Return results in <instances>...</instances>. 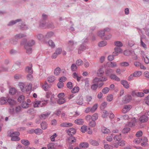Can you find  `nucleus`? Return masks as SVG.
Masks as SVG:
<instances>
[{"instance_id": "obj_11", "label": "nucleus", "mask_w": 149, "mask_h": 149, "mask_svg": "<svg viewBox=\"0 0 149 149\" xmlns=\"http://www.w3.org/2000/svg\"><path fill=\"white\" fill-rule=\"evenodd\" d=\"M132 95L134 96H136L139 97H143L144 96V94L143 92H137L135 91H134L132 93Z\"/></svg>"}, {"instance_id": "obj_7", "label": "nucleus", "mask_w": 149, "mask_h": 149, "mask_svg": "<svg viewBox=\"0 0 149 149\" xmlns=\"http://www.w3.org/2000/svg\"><path fill=\"white\" fill-rule=\"evenodd\" d=\"M26 39H23L21 42V44H23V45H25V44H28V46L30 47L33 45L35 43L34 41L33 40L29 41L27 43H26Z\"/></svg>"}, {"instance_id": "obj_43", "label": "nucleus", "mask_w": 149, "mask_h": 149, "mask_svg": "<svg viewBox=\"0 0 149 149\" xmlns=\"http://www.w3.org/2000/svg\"><path fill=\"white\" fill-rule=\"evenodd\" d=\"M121 134H120L118 135H115L113 138L116 141H119V140L121 139Z\"/></svg>"}, {"instance_id": "obj_18", "label": "nucleus", "mask_w": 149, "mask_h": 149, "mask_svg": "<svg viewBox=\"0 0 149 149\" xmlns=\"http://www.w3.org/2000/svg\"><path fill=\"white\" fill-rule=\"evenodd\" d=\"M108 66L110 68H114L117 66V64L116 62H108L107 63Z\"/></svg>"}, {"instance_id": "obj_34", "label": "nucleus", "mask_w": 149, "mask_h": 149, "mask_svg": "<svg viewBox=\"0 0 149 149\" xmlns=\"http://www.w3.org/2000/svg\"><path fill=\"white\" fill-rule=\"evenodd\" d=\"M7 99L4 97L0 98V103L1 104H3L7 102Z\"/></svg>"}, {"instance_id": "obj_10", "label": "nucleus", "mask_w": 149, "mask_h": 149, "mask_svg": "<svg viewBox=\"0 0 149 149\" xmlns=\"http://www.w3.org/2000/svg\"><path fill=\"white\" fill-rule=\"evenodd\" d=\"M73 124L71 123L64 122L60 124V126L62 127H69L72 126Z\"/></svg>"}, {"instance_id": "obj_37", "label": "nucleus", "mask_w": 149, "mask_h": 149, "mask_svg": "<svg viewBox=\"0 0 149 149\" xmlns=\"http://www.w3.org/2000/svg\"><path fill=\"white\" fill-rule=\"evenodd\" d=\"M19 86L22 92L25 91V88H24V86H25V85L24 83H20L19 84Z\"/></svg>"}, {"instance_id": "obj_9", "label": "nucleus", "mask_w": 149, "mask_h": 149, "mask_svg": "<svg viewBox=\"0 0 149 149\" xmlns=\"http://www.w3.org/2000/svg\"><path fill=\"white\" fill-rule=\"evenodd\" d=\"M51 113V112L49 111L45 113L41 114L40 117L41 119L44 120L45 119L47 118L48 117Z\"/></svg>"}, {"instance_id": "obj_23", "label": "nucleus", "mask_w": 149, "mask_h": 149, "mask_svg": "<svg viewBox=\"0 0 149 149\" xmlns=\"http://www.w3.org/2000/svg\"><path fill=\"white\" fill-rule=\"evenodd\" d=\"M121 83L125 88H129V85L127 81L125 80H122L121 81Z\"/></svg>"}, {"instance_id": "obj_54", "label": "nucleus", "mask_w": 149, "mask_h": 149, "mask_svg": "<svg viewBox=\"0 0 149 149\" xmlns=\"http://www.w3.org/2000/svg\"><path fill=\"white\" fill-rule=\"evenodd\" d=\"M76 63L77 66H81L83 64V61L81 59H78L76 61Z\"/></svg>"}, {"instance_id": "obj_25", "label": "nucleus", "mask_w": 149, "mask_h": 149, "mask_svg": "<svg viewBox=\"0 0 149 149\" xmlns=\"http://www.w3.org/2000/svg\"><path fill=\"white\" fill-rule=\"evenodd\" d=\"M74 123L78 125H82L84 123V120L82 119H78L74 121Z\"/></svg>"}, {"instance_id": "obj_56", "label": "nucleus", "mask_w": 149, "mask_h": 149, "mask_svg": "<svg viewBox=\"0 0 149 149\" xmlns=\"http://www.w3.org/2000/svg\"><path fill=\"white\" fill-rule=\"evenodd\" d=\"M48 44L52 48L54 47L55 45L53 42L52 40H49L48 42Z\"/></svg>"}, {"instance_id": "obj_33", "label": "nucleus", "mask_w": 149, "mask_h": 149, "mask_svg": "<svg viewBox=\"0 0 149 149\" xmlns=\"http://www.w3.org/2000/svg\"><path fill=\"white\" fill-rule=\"evenodd\" d=\"M29 106V104L26 102H22V106L23 108H28Z\"/></svg>"}, {"instance_id": "obj_3", "label": "nucleus", "mask_w": 149, "mask_h": 149, "mask_svg": "<svg viewBox=\"0 0 149 149\" xmlns=\"http://www.w3.org/2000/svg\"><path fill=\"white\" fill-rule=\"evenodd\" d=\"M19 135V133L18 132H15L11 133L10 136L11 137V140L12 141H19L20 140V138L18 136Z\"/></svg>"}, {"instance_id": "obj_58", "label": "nucleus", "mask_w": 149, "mask_h": 149, "mask_svg": "<svg viewBox=\"0 0 149 149\" xmlns=\"http://www.w3.org/2000/svg\"><path fill=\"white\" fill-rule=\"evenodd\" d=\"M54 33L53 32H51L47 33L46 35V37L47 38H50L53 35Z\"/></svg>"}, {"instance_id": "obj_8", "label": "nucleus", "mask_w": 149, "mask_h": 149, "mask_svg": "<svg viewBox=\"0 0 149 149\" xmlns=\"http://www.w3.org/2000/svg\"><path fill=\"white\" fill-rule=\"evenodd\" d=\"M132 108V106L131 105H125L122 110V112L123 113H125L129 111Z\"/></svg>"}, {"instance_id": "obj_46", "label": "nucleus", "mask_w": 149, "mask_h": 149, "mask_svg": "<svg viewBox=\"0 0 149 149\" xmlns=\"http://www.w3.org/2000/svg\"><path fill=\"white\" fill-rule=\"evenodd\" d=\"M94 120H92L89 122V126L91 127H93L96 126V123Z\"/></svg>"}, {"instance_id": "obj_32", "label": "nucleus", "mask_w": 149, "mask_h": 149, "mask_svg": "<svg viewBox=\"0 0 149 149\" xmlns=\"http://www.w3.org/2000/svg\"><path fill=\"white\" fill-rule=\"evenodd\" d=\"M133 74L134 77H137L141 76L142 74V73L141 72L138 71L134 72Z\"/></svg>"}, {"instance_id": "obj_60", "label": "nucleus", "mask_w": 149, "mask_h": 149, "mask_svg": "<svg viewBox=\"0 0 149 149\" xmlns=\"http://www.w3.org/2000/svg\"><path fill=\"white\" fill-rule=\"evenodd\" d=\"M64 84L63 82L59 81L58 83L57 86L59 88H61L63 87Z\"/></svg>"}, {"instance_id": "obj_20", "label": "nucleus", "mask_w": 149, "mask_h": 149, "mask_svg": "<svg viewBox=\"0 0 149 149\" xmlns=\"http://www.w3.org/2000/svg\"><path fill=\"white\" fill-rule=\"evenodd\" d=\"M61 69L59 67H57L54 70V74L56 76L59 75L61 73Z\"/></svg>"}, {"instance_id": "obj_28", "label": "nucleus", "mask_w": 149, "mask_h": 149, "mask_svg": "<svg viewBox=\"0 0 149 149\" xmlns=\"http://www.w3.org/2000/svg\"><path fill=\"white\" fill-rule=\"evenodd\" d=\"M21 142L23 144L26 146H28L30 144L29 141L26 139H23L22 140Z\"/></svg>"}, {"instance_id": "obj_55", "label": "nucleus", "mask_w": 149, "mask_h": 149, "mask_svg": "<svg viewBox=\"0 0 149 149\" xmlns=\"http://www.w3.org/2000/svg\"><path fill=\"white\" fill-rule=\"evenodd\" d=\"M32 86L31 84H29L26 86L25 91H29L31 89Z\"/></svg>"}, {"instance_id": "obj_36", "label": "nucleus", "mask_w": 149, "mask_h": 149, "mask_svg": "<svg viewBox=\"0 0 149 149\" xmlns=\"http://www.w3.org/2000/svg\"><path fill=\"white\" fill-rule=\"evenodd\" d=\"M68 141L69 143H72L76 141V139L73 137H70L68 138Z\"/></svg>"}, {"instance_id": "obj_35", "label": "nucleus", "mask_w": 149, "mask_h": 149, "mask_svg": "<svg viewBox=\"0 0 149 149\" xmlns=\"http://www.w3.org/2000/svg\"><path fill=\"white\" fill-rule=\"evenodd\" d=\"M98 107V104L97 103L95 104L91 108V112H94L97 109Z\"/></svg>"}, {"instance_id": "obj_62", "label": "nucleus", "mask_w": 149, "mask_h": 149, "mask_svg": "<svg viewBox=\"0 0 149 149\" xmlns=\"http://www.w3.org/2000/svg\"><path fill=\"white\" fill-rule=\"evenodd\" d=\"M24 97L23 95H21L18 98V101L21 102L24 100Z\"/></svg>"}, {"instance_id": "obj_45", "label": "nucleus", "mask_w": 149, "mask_h": 149, "mask_svg": "<svg viewBox=\"0 0 149 149\" xmlns=\"http://www.w3.org/2000/svg\"><path fill=\"white\" fill-rule=\"evenodd\" d=\"M104 148L105 149H113V147L109 144H106L104 146Z\"/></svg>"}, {"instance_id": "obj_26", "label": "nucleus", "mask_w": 149, "mask_h": 149, "mask_svg": "<svg viewBox=\"0 0 149 149\" xmlns=\"http://www.w3.org/2000/svg\"><path fill=\"white\" fill-rule=\"evenodd\" d=\"M134 52V51L132 50H126L124 51L123 54H124L126 56H129V55H131L133 54Z\"/></svg>"}, {"instance_id": "obj_12", "label": "nucleus", "mask_w": 149, "mask_h": 149, "mask_svg": "<svg viewBox=\"0 0 149 149\" xmlns=\"http://www.w3.org/2000/svg\"><path fill=\"white\" fill-rule=\"evenodd\" d=\"M76 130L73 128H71L68 130L67 131L68 134L70 135H72L76 133Z\"/></svg>"}, {"instance_id": "obj_48", "label": "nucleus", "mask_w": 149, "mask_h": 149, "mask_svg": "<svg viewBox=\"0 0 149 149\" xmlns=\"http://www.w3.org/2000/svg\"><path fill=\"white\" fill-rule=\"evenodd\" d=\"M79 90V88L78 87H75L72 90V92L73 93H77L78 92Z\"/></svg>"}, {"instance_id": "obj_29", "label": "nucleus", "mask_w": 149, "mask_h": 149, "mask_svg": "<svg viewBox=\"0 0 149 149\" xmlns=\"http://www.w3.org/2000/svg\"><path fill=\"white\" fill-rule=\"evenodd\" d=\"M55 79V77L54 76H49L47 78V80L49 82H53Z\"/></svg>"}, {"instance_id": "obj_19", "label": "nucleus", "mask_w": 149, "mask_h": 149, "mask_svg": "<svg viewBox=\"0 0 149 149\" xmlns=\"http://www.w3.org/2000/svg\"><path fill=\"white\" fill-rule=\"evenodd\" d=\"M89 144L86 142L81 143L79 144V146L83 148H86L88 147Z\"/></svg>"}, {"instance_id": "obj_40", "label": "nucleus", "mask_w": 149, "mask_h": 149, "mask_svg": "<svg viewBox=\"0 0 149 149\" xmlns=\"http://www.w3.org/2000/svg\"><path fill=\"white\" fill-rule=\"evenodd\" d=\"M48 149H55L54 144L53 143H50L47 146Z\"/></svg>"}, {"instance_id": "obj_61", "label": "nucleus", "mask_w": 149, "mask_h": 149, "mask_svg": "<svg viewBox=\"0 0 149 149\" xmlns=\"http://www.w3.org/2000/svg\"><path fill=\"white\" fill-rule=\"evenodd\" d=\"M91 143L92 145L94 146H97L99 145L98 143L95 140H92L91 141Z\"/></svg>"}, {"instance_id": "obj_31", "label": "nucleus", "mask_w": 149, "mask_h": 149, "mask_svg": "<svg viewBox=\"0 0 149 149\" xmlns=\"http://www.w3.org/2000/svg\"><path fill=\"white\" fill-rule=\"evenodd\" d=\"M66 102V100L65 98H59L58 101V103L59 104H62Z\"/></svg>"}, {"instance_id": "obj_63", "label": "nucleus", "mask_w": 149, "mask_h": 149, "mask_svg": "<svg viewBox=\"0 0 149 149\" xmlns=\"http://www.w3.org/2000/svg\"><path fill=\"white\" fill-rule=\"evenodd\" d=\"M71 68L72 70L75 71L77 69V67L75 64H73L71 65Z\"/></svg>"}, {"instance_id": "obj_4", "label": "nucleus", "mask_w": 149, "mask_h": 149, "mask_svg": "<svg viewBox=\"0 0 149 149\" xmlns=\"http://www.w3.org/2000/svg\"><path fill=\"white\" fill-rule=\"evenodd\" d=\"M81 131L83 133H85L87 131V132L89 134H91L92 133V131L90 130L89 128H88L87 126L84 125L81 127Z\"/></svg>"}, {"instance_id": "obj_57", "label": "nucleus", "mask_w": 149, "mask_h": 149, "mask_svg": "<svg viewBox=\"0 0 149 149\" xmlns=\"http://www.w3.org/2000/svg\"><path fill=\"white\" fill-rule=\"evenodd\" d=\"M67 86L68 88L71 89L73 87L72 83L71 82H68L67 83Z\"/></svg>"}, {"instance_id": "obj_44", "label": "nucleus", "mask_w": 149, "mask_h": 149, "mask_svg": "<svg viewBox=\"0 0 149 149\" xmlns=\"http://www.w3.org/2000/svg\"><path fill=\"white\" fill-rule=\"evenodd\" d=\"M108 115V113L107 111L106 110H104L103 111V113L102 115V117L103 118H106L107 117Z\"/></svg>"}, {"instance_id": "obj_15", "label": "nucleus", "mask_w": 149, "mask_h": 149, "mask_svg": "<svg viewBox=\"0 0 149 149\" xmlns=\"http://www.w3.org/2000/svg\"><path fill=\"white\" fill-rule=\"evenodd\" d=\"M83 99L82 96H80L78 98L76 101V103L80 105H82L83 104Z\"/></svg>"}, {"instance_id": "obj_13", "label": "nucleus", "mask_w": 149, "mask_h": 149, "mask_svg": "<svg viewBox=\"0 0 149 149\" xmlns=\"http://www.w3.org/2000/svg\"><path fill=\"white\" fill-rule=\"evenodd\" d=\"M109 77L111 79L117 81H119L120 80V78L114 74H111Z\"/></svg>"}, {"instance_id": "obj_64", "label": "nucleus", "mask_w": 149, "mask_h": 149, "mask_svg": "<svg viewBox=\"0 0 149 149\" xmlns=\"http://www.w3.org/2000/svg\"><path fill=\"white\" fill-rule=\"evenodd\" d=\"M142 134V132L141 131H139L136 133V135L137 137H140L141 136Z\"/></svg>"}, {"instance_id": "obj_21", "label": "nucleus", "mask_w": 149, "mask_h": 149, "mask_svg": "<svg viewBox=\"0 0 149 149\" xmlns=\"http://www.w3.org/2000/svg\"><path fill=\"white\" fill-rule=\"evenodd\" d=\"M24 47L26 49V52L28 54L31 53L32 52V49L30 47L28 46V44H25Z\"/></svg>"}, {"instance_id": "obj_47", "label": "nucleus", "mask_w": 149, "mask_h": 149, "mask_svg": "<svg viewBox=\"0 0 149 149\" xmlns=\"http://www.w3.org/2000/svg\"><path fill=\"white\" fill-rule=\"evenodd\" d=\"M120 65L121 66L126 67L129 65V63L126 62H124L120 63Z\"/></svg>"}, {"instance_id": "obj_38", "label": "nucleus", "mask_w": 149, "mask_h": 149, "mask_svg": "<svg viewBox=\"0 0 149 149\" xmlns=\"http://www.w3.org/2000/svg\"><path fill=\"white\" fill-rule=\"evenodd\" d=\"M41 126L42 129L45 130L47 127V124L45 122H43L41 124Z\"/></svg>"}, {"instance_id": "obj_49", "label": "nucleus", "mask_w": 149, "mask_h": 149, "mask_svg": "<svg viewBox=\"0 0 149 149\" xmlns=\"http://www.w3.org/2000/svg\"><path fill=\"white\" fill-rule=\"evenodd\" d=\"M89 83L88 80L86 81H85V88L86 90H88L89 88Z\"/></svg>"}, {"instance_id": "obj_50", "label": "nucleus", "mask_w": 149, "mask_h": 149, "mask_svg": "<svg viewBox=\"0 0 149 149\" xmlns=\"http://www.w3.org/2000/svg\"><path fill=\"white\" fill-rule=\"evenodd\" d=\"M141 141V139L139 138H137L135 139L133 142L134 143L136 144H139Z\"/></svg>"}, {"instance_id": "obj_41", "label": "nucleus", "mask_w": 149, "mask_h": 149, "mask_svg": "<svg viewBox=\"0 0 149 149\" xmlns=\"http://www.w3.org/2000/svg\"><path fill=\"white\" fill-rule=\"evenodd\" d=\"M98 118V114L97 113H95L91 116V119L92 120H95Z\"/></svg>"}, {"instance_id": "obj_51", "label": "nucleus", "mask_w": 149, "mask_h": 149, "mask_svg": "<svg viewBox=\"0 0 149 149\" xmlns=\"http://www.w3.org/2000/svg\"><path fill=\"white\" fill-rule=\"evenodd\" d=\"M97 84H93L91 86V89L93 91H95L97 88Z\"/></svg>"}, {"instance_id": "obj_59", "label": "nucleus", "mask_w": 149, "mask_h": 149, "mask_svg": "<svg viewBox=\"0 0 149 149\" xmlns=\"http://www.w3.org/2000/svg\"><path fill=\"white\" fill-rule=\"evenodd\" d=\"M113 99V96L111 95H108L107 97V100L108 101L110 102Z\"/></svg>"}, {"instance_id": "obj_6", "label": "nucleus", "mask_w": 149, "mask_h": 149, "mask_svg": "<svg viewBox=\"0 0 149 149\" xmlns=\"http://www.w3.org/2000/svg\"><path fill=\"white\" fill-rule=\"evenodd\" d=\"M109 29L107 28L104 29V31H100L98 32V35L101 38L103 39H104V38L105 36V35H104V33H106L107 31H109Z\"/></svg>"}, {"instance_id": "obj_42", "label": "nucleus", "mask_w": 149, "mask_h": 149, "mask_svg": "<svg viewBox=\"0 0 149 149\" xmlns=\"http://www.w3.org/2000/svg\"><path fill=\"white\" fill-rule=\"evenodd\" d=\"M109 89L108 87H105L104 88L102 91V93L104 94L107 93L109 91Z\"/></svg>"}, {"instance_id": "obj_1", "label": "nucleus", "mask_w": 149, "mask_h": 149, "mask_svg": "<svg viewBox=\"0 0 149 149\" xmlns=\"http://www.w3.org/2000/svg\"><path fill=\"white\" fill-rule=\"evenodd\" d=\"M115 46H116L114 48V51L113 52L114 56H117L118 55L119 53H122L123 50L120 48L123 46L122 43L119 41H116L114 42Z\"/></svg>"}, {"instance_id": "obj_22", "label": "nucleus", "mask_w": 149, "mask_h": 149, "mask_svg": "<svg viewBox=\"0 0 149 149\" xmlns=\"http://www.w3.org/2000/svg\"><path fill=\"white\" fill-rule=\"evenodd\" d=\"M104 74V70L102 68H100L98 70L97 72V74L98 76L101 77Z\"/></svg>"}, {"instance_id": "obj_17", "label": "nucleus", "mask_w": 149, "mask_h": 149, "mask_svg": "<svg viewBox=\"0 0 149 149\" xmlns=\"http://www.w3.org/2000/svg\"><path fill=\"white\" fill-rule=\"evenodd\" d=\"M34 132L36 134L39 135L41 134L43 132L42 130L40 128L36 129L34 130H31V133L33 132Z\"/></svg>"}, {"instance_id": "obj_52", "label": "nucleus", "mask_w": 149, "mask_h": 149, "mask_svg": "<svg viewBox=\"0 0 149 149\" xmlns=\"http://www.w3.org/2000/svg\"><path fill=\"white\" fill-rule=\"evenodd\" d=\"M16 92V90L15 88H12L10 89L9 93L12 95L14 94Z\"/></svg>"}, {"instance_id": "obj_14", "label": "nucleus", "mask_w": 149, "mask_h": 149, "mask_svg": "<svg viewBox=\"0 0 149 149\" xmlns=\"http://www.w3.org/2000/svg\"><path fill=\"white\" fill-rule=\"evenodd\" d=\"M72 77L74 79H76L78 81H79L81 78V76H79V74L75 72L73 73Z\"/></svg>"}, {"instance_id": "obj_24", "label": "nucleus", "mask_w": 149, "mask_h": 149, "mask_svg": "<svg viewBox=\"0 0 149 149\" xmlns=\"http://www.w3.org/2000/svg\"><path fill=\"white\" fill-rule=\"evenodd\" d=\"M32 65H30L29 66L26 67V71L27 72L29 73L32 74L33 70L32 69Z\"/></svg>"}, {"instance_id": "obj_27", "label": "nucleus", "mask_w": 149, "mask_h": 149, "mask_svg": "<svg viewBox=\"0 0 149 149\" xmlns=\"http://www.w3.org/2000/svg\"><path fill=\"white\" fill-rule=\"evenodd\" d=\"M7 102L9 104L12 106L16 104V102L13 100L11 98H8L7 100Z\"/></svg>"}, {"instance_id": "obj_2", "label": "nucleus", "mask_w": 149, "mask_h": 149, "mask_svg": "<svg viewBox=\"0 0 149 149\" xmlns=\"http://www.w3.org/2000/svg\"><path fill=\"white\" fill-rule=\"evenodd\" d=\"M48 101L37 100L33 102V106L35 107H40L44 106L48 103Z\"/></svg>"}, {"instance_id": "obj_30", "label": "nucleus", "mask_w": 149, "mask_h": 149, "mask_svg": "<svg viewBox=\"0 0 149 149\" xmlns=\"http://www.w3.org/2000/svg\"><path fill=\"white\" fill-rule=\"evenodd\" d=\"M102 131L103 133L106 134H107L110 132V131L109 129L105 127H102Z\"/></svg>"}, {"instance_id": "obj_53", "label": "nucleus", "mask_w": 149, "mask_h": 149, "mask_svg": "<svg viewBox=\"0 0 149 149\" xmlns=\"http://www.w3.org/2000/svg\"><path fill=\"white\" fill-rule=\"evenodd\" d=\"M21 21V19H18L15 21H12L9 23L8 24L9 25H13L17 23V22H18Z\"/></svg>"}, {"instance_id": "obj_5", "label": "nucleus", "mask_w": 149, "mask_h": 149, "mask_svg": "<svg viewBox=\"0 0 149 149\" xmlns=\"http://www.w3.org/2000/svg\"><path fill=\"white\" fill-rule=\"evenodd\" d=\"M132 99V96L130 95H125L123 98V102L124 103H127L130 102Z\"/></svg>"}, {"instance_id": "obj_16", "label": "nucleus", "mask_w": 149, "mask_h": 149, "mask_svg": "<svg viewBox=\"0 0 149 149\" xmlns=\"http://www.w3.org/2000/svg\"><path fill=\"white\" fill-rule=\"evenodd\" d=\"M148 120V117L146 116L143 115L141 116L139 118L140 121L142 123L146 122Z\"/></svg>"}, {"instance_id": "obj_39", "label": "nucleus", "mask_w": 149, "mask_h": 149, "mask_svg": "<svg viewBox=\"0 0 149 149\" xmlns=\"http://www.w3.org/2000/svg\"><path fill=\"white\" fill-rule=\"evenodd\" d=\"M107 44L106 41H103L99 42L98 44V45L99 47H102L106 45Z\"/></svg>"}]
</instances>
